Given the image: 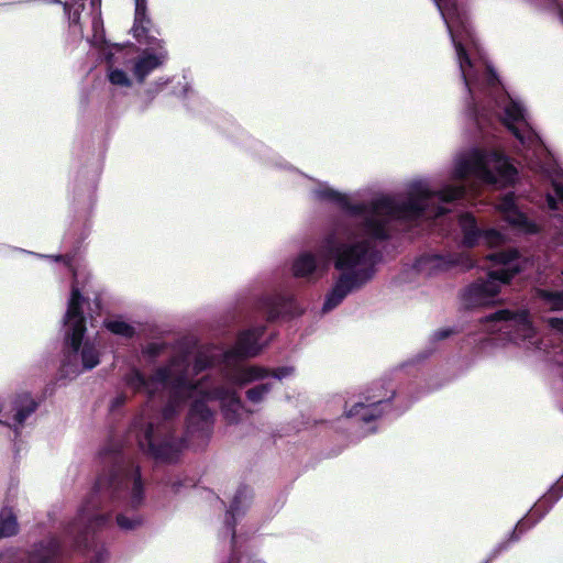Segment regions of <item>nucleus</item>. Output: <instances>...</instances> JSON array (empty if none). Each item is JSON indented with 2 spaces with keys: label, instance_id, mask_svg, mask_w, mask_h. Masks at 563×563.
<instances>
[{
  "label": "nucleus",
  "instance_id": "6",
  "mask_svg": "<svg viewBox=\"0 0 563 563\" xmlns=\"http://www.w3.org/2000/svg\"><path fill=\"white\" fill-rule=\"evenodd\" d=\"M134 23L131 32L137 42L152 45L140 55L134 70H153L164 67L168 59V53L163 41L155 37L152 21L147 16V0H134Z\"/></svg>",
  "mask_w": 563,
  "mask_h": 563
},
{
  "label": "nucleus",
  "instance_id": "15",
  "mask_svg": "<svg viewBox=\"0 0 563 563\" xmlns=\"http://www.w3.org/2000/svg\"><path fill=\"white\" fill-rule=\"evenodd\" d=\"M257 331L242 333L238 340L236 353L241 356L255 355L260 350L257 346Z\"/></svg>",
  "mask_w": 563,
  "mask_h": 563
},
{
  "label": "nucleus",
  "instance_id": "3",
  "mask_svg": "<svg viewBox=\"0 0 563 563\" xmlns=\"http://www.w3.org/2000/svg\"><path fill=\"white\" fill-rule=\"evenodd\" d=\"M516 173L500 154L473 150L454 161L450 178L456 181L474 177L485 184L506 186L515 180Z\"/></svg>",
  "mask_w": 563,
  "mask_h": 563
},
{
  "label": "nucleus",
  "instance_id": "29",
  "mask_svg": "<svg viewBox=\"0 0 563 563\" xmlns=\"http://www.w3.org/2000/svg\"><path fill=\"white\" fill-rule=\"evenodd\" d=\"M118 526L124 530H131L137 527L141 523L139 518H128L123 515L118 516L117 518Z\"/></svg>",
  "mask_w": 563,
  "mask_h": 563
},
{
  "label": "nucleus",
  "instance_id": "31",
  "mask_svg": "<svg viewBox=\"0 0 563 563\" xmlns=\"http://www.w3.org/2000/svg\"><path fill=\"white\" fill-rule=\"evenodd\" d=\"M292 373V368L290 367H284V368H279L277 372H275L273 374L274 378L276 379H283L287 376H289L290 374Z\"/></svg>",
  "mask_w": 563,
  "mask_h": 563
},
{
  "label": "nucleus",
  "instance_id": "1",
  "mask_svg": "<svg viewBox=\"0 0 563 563\" xmlns=\"http://www.w3.org/2000/svg\"><path fill=\"white\" fill-rule=\"evenodd\" d=\"M434 197L427 183L419 181L411 186L408 205L399 207L394 200L384 198L364 213L365 233L352 234L346 243L335 250V267L343 276L327 296L324 310L336 307L353 289L368 280L373 274L368 264V239L385 236V223L389 218H415L423 211L429 200Z\"/></svg>",
  "mask_w": 563,
  "mask_h": 563
},
{
  "label": "nucleus",
  "instance_id": "16",
  "mask_svg": "<svg viewBox=\"0 0 563 563\" xmlns=\"http://www.w3.org/2000/svg\"><path fill=\"white\" fill-rule=\"evenodd\" d=\"M146 73H110L109 80L118 87H130L135 82H142Z\"/></svg>",
  "mask_w": 563,
  "mask_h": 563
},
{
  "label": "nucleus",
  "instance_id": "32",
  "mask_svg": "<svg viewBox=\"0 0 563 563\" xmlns=\"http://www.w3.org/2000/svg\"><path fill=\"white\" fill-rule=\"evenodd\" d=\"M549 324L559 331L563 332V319H550Z\"/></svg>",
  "mask_w": 563,
  "mask_h": 563
},
{
  "label": "nucleus",
  "instance_id": "13",
  "mask_svg": "<svg viewBox=\"0 0 563 563\" xmlns=\"http://www.w3.org/2000/svg\"><path fill=\"white\" fill-rule=\"evenodd\" d=\"M90 4L93 11V16L91 20L92 29H93V36L92 38L88 40L90 45L96 48V51L100 47V44L102 41H106L103 37V24L101 20V13H100V4L101 0H90Z\"/></svg>",
  "mask_w": 563,
  "mask_h": 563
},
{
  "label": "nucleus",
  "instance_id": "9",
  "mask_svg": "<svg viewBox=\"0 0 563 563\" xmlns=\"http://www.w3.org/2000/svg\"><path fill=\"white\" fill-rule=\"evenodd\" d=\"M97 53L99 57L107 63V70H122L121 67L126 66L129 62L136 58L137 51L133 44H119L102 41Z\"/></svg>",
  "mask_w": 563,
  "mask_h": 563
},
{
  "label": "nucleus",
  "instance_id": "24",
  "mask_svg": "<svg viewBox=\"0 0 563 563\" xmlns=\"http://www.w3.org/2000/svg\"><path fill=\"white\" fill-rule=\"evenodd\" d=\"M464 192L462 186L448 185L441 191H439V199L442 201H451L460 198Z\"/></svg>",
  "mask_w": 563,
  "mask_h": 563
},
{
  "label": "nucleus",
  "instance_id": "23",
  "mask_svg": "<svg viewBox=\"0 0 563 563\" xmlns=\"http://www.w3.org/2000/svg\"><path fill=\"white\" fill-rule=\"evenodd\" d=\"M108 330L112 333L131 336L134 332L133 328L124 321L113 320L106 323Z\"/></svg>",
  "mask_w": 563,
  "mask_h": 563
},
{
  "label": "nucleus",
  "instance_id": "26",
  "mask_svg": "<svg viewBox=\"0 0 563 563\" xmlns=\"http://www.w3.org/2000/svg\"><path fill=\"white\" fill-rule=\"evenodd\" d=\"M481 239L488 246H498L504 243L505 236L495 230L486 231Z\"/></svg>",
  "mask_w": 563,
  "mask_h": 563
},
{
  "label": "nucleus",
  "instance_id": "17",
  "mask_svg": "<svg viewBox=\"0 0 563 563\" xmlns=\"http://www.w3.org/2000/svg\"><path fill=\"white\" fill-rule=\"evenodd\" d=\"M18 531V523L10 509H2L0 512V537H10Z\"/></svg>",
  "mask_w": 563,
  "mask_h": 563
},
{
  "label": "nucleus",
  "instance_id": "21",
  "mask_svg": "<svg viewBox=\"0 0 563 563\" xmlns=\"http://www.w3.org/2000/svg\"><path fill=\"white\" fill-rule=\"evenodd\" d=\"M35 405L29 396H23L20 399L19 407L15 408L14 419L18 423H22L23 420L34 410Z\"/></svg>",
  "mask_w": 563,
  "mask_h": 563
},
{
  "label": "nucleus",
  "instance_id": "10",
  "mask_svg": "<svg viewBox=\"0 0 563 563\" xmlns=\"http://www.w3.org/2000/svg\"><path fill=\"white\" fill-rule=\"evenodd\" d=\"M490 320L505 321L506 325L498 328V330H514L515 335L512 336V340L518 344L520 343L519 341L521 340H531L534 336V330L531 327V323L528 320V317L525 312L510 317L508 311H499L493 314L490 317Z\"/></svg>",
  "mask_w": 563,
  "mask_h": 563
},
{
  "label": "nucleus",
  "instance_id": "34",
  "mask_svg": "<svg viewBox=\"0 0 563 563\" xmlns=\"http://www.w3.org/2000/svg\"><path fill=\"white\" fill-rule=\"evenodd\" d=\"M179 394H189L190 397H194V395H196L198 393L197 388H189V387H186V386H180L179 388Z\"/></svg>",
  "mask_w": 563,
  "mask_h": 563
},
{
  "label": "nucleus",
  "instance_id": "5",
  "mask_svg": "<svg viewBox=\"0 0 563 563\" xmlns=\"http://www.w3.org/2000/svg\"><path fill=\"white\" fill-rule=\"evenodd\" d=\"M501 268L489 273L488 279L472 285L466 291V300L471 306H486L495 302L500 285L507 284L521 269L516 251L492 254L489 256Z\"/></svg>",
  "mask_w": 563,
  "mask_h": 563
},
{
  "label": "nucleus",
  "instance_id": "11",
  "mask_svg": "<svg viewBox=\"0 0 563 563\" xmlns=\"http://www.w3.org/2000/svg\"><path fill=\"white\" fill-rule=\"evenodd\" d=\"M498 208L511 224L517 225L527 232L534 231V224H532L528 218L517 209L512 196L504 197L498 205Z\"/></svg>",
  "mask_w": 563,
  "mask_h": 563
},
{
  "label": "nucleus",
  "instance_id": "19",
  "mask_svg": "<svg viewBox=\"0 0 563 563\" xmlns=\"http://www.w3.org/2000/svg\"><path fill=\"white\" fill-rule=\"evenodd\" d=\"M53 554V551H49L48 554L40 559L37 556H32L31 563H43L44 560H48ZM25 560V555L23 553H16V552H5L0 555V563H23Z\"/></svg>",
  "mask_w": 563,
  "mask_h": 563
},
{
  "label": "nucleus",
  "instance_id": "20",
  "mask_svg": "<svg viewBox=\"0 0 563 563\" xmlns=\"http://www.w3.org/2000/svg\"><path fill=\"white\" fill-rule=\"evenodd\" d=\"M266 376H268V373L260 367H247L240 371L238 380L240 384H245Z\"/></svg>",
  "mask_w": 563,
  "mask_h": 563
},
{
  "label": "nucleus",
  "instance_id": "7",
  "mask_svg": "<svg viewBox=\"0 0 563 563\" xmlns=\"http://www.w3.org/2000/svg\"><path fill=\"white\" fill-rule=\"evenodd\" d=\"M81 296L73 288L65 317L66 341L73 350L74 356H80L85 369H90L99 363V356L95 347L86 342L81 345L85 332L84 318L79 310Z\"/></svg>",
  "mask_w": 563,
  "mask_h": 563
},
{
  "label": "nucleus",
  "instance_id": "18",
  "mask_svg": "<svg viewBox=\"0 0 563 563\" xmlns=\"http://www.w3.org/2000/svg\"><path fill=\"white\" fill-rule=\"evenodd\" d=\"M544 172L550 178L556 195L563 201V172L556 165H551Z\"/></svg>",
  "mask_w": 563,
  "mask_h": 563
},
{
  "label": "nucleus",
  "instance_id": "14",
  "mask_svg": "<svg viewBox=\"0 0 563 563\" xmlns=\"http://www.w3.org/2000/svg\"><path fill=\"white\" fill-rule=\"evenodd\" d=\"M382 400L373 401L368 405H364L362 402H356L351 409L346 411L347 417H360L362 420L367 421L373 418L380 416L382 410L379 409V405Z\"/></svg>",
  "mask_w": 563,
  "mask_h": 563
},
{
  "label": "nucleus",
  "instance_id": "35",
  "mask_svg": "<svg viewBox=\"0 0 563 563\" xmlns=\"http://www.w3.org/2000/svg\"><path fill=\"white\" fill-rule=\"evenodd\" d=\"M440 262L439 257H432L427 260L422 265L427 267H434Z\"/></svg>",
  "mask_w": 563,
  "mask_h": 563
},
{
  "label": "nucleus",
  "instance_id": "22",
  "mask_svg": "<svg viewBox=\"0 0 563 563\" xmlns=\"http://www.w3.org/2000/svg\"><path fill=\"white\" fill-rule=\"evenodd\" d=\"M460 224L464 231V241L466 244L468 245H472L475 243V238H474V229H475V220L472 216L470 214H464L461 217L460 219Z\"/></svg>",
  "mask_w": 563,
  "mask_h": 563
},
{
  "label": "nucleus",
  "instance_id": "12",
  "mask_svg": "<svg viewBox=\"0 0 563 563\" xmlns=\"http://www.w3.org/2000/svg\"><path fill=\"white\" fill-rule=\"evenodd\" d=\"M323 255H321L320 261L317 262V260L311 254L305 253L299 255L295 261L292 271L296 276L306 277L323 267Z\"/></svg>",
  "mask_w": 563,
  "mask_h": 563
},
{
  "label": "nucleus",
  "instance_id": "27",
  "mask_svg": "<svg viewBox=\"0 0 563 563\" xmlns=\"http://www.w3.org/2000/svg\"><path fill=\"white\" fill-rule=\"evenodd\" d=\"M272 384L267 383L265 385L257 386L249 390L247 396L249 399L253 402H257L263 399V396L268 393Z\"/></svg>",
  "mask_w": 563,
  "mask_h": 563
},
{
  "label": "nucleus",
  "instance_id": "8",
  "mask_svg": "<svg viewBox=\"0 0 563 563\" xmlns=\"http://www.w3.org/2000/svg\"><path fill=\"white\" fill-rule=\"evenodd\" d=\"M497 102L504 110L503 120L505 124L512 131L521 144L528 151H532L533 156L538 158L544 156L547 150L539 136L528 125L526 111L521 102L512 98L509 93H504Z\"/></svg>",
  "mask_w": 563,
  "mask_h": 563
},
{
  "label": "nucleus",
  "instance_id": "25",
  "mask_svg": "<svg viewBox=\"0 0 563 563\" xmlns=\"http://www.w3.org/2000/svg\"><path fill=\"white\" fill-rule=\"evenodd\" d=\"M542 298L545 306L552 310L563 309V294L543 292Z\"/></svg>",
  "mask_w": 563,
  "mask_h": 563
},
{
  "label": "nucleus",
  "instance_id": "2",
  "mask_svg": "<svg viewBox=\"0 0 563 563\" xmlns=\"http://www.w3.org/2000/svg\"><path fill=\"white\" fill-rule=\"evenodd\" d=\"M434 197L427 183L419 181L411 186L408 205L399 207L394 200L384 198L364 213L365 233L352 234L346 243L335 250V267L343 276L327 296L324 310L336 307L353 289L368 280L373 274L368 264V239L385 236V223L389 218H415L423 211L429 200Z\"/></svg>",
  "mask_w": 563,
  "mask_h": 563
},
{
  "label": "nucleus",
  "instance_id": "4",
  "mask_svg": "<svg viewBox=\"0 0 563 563\" xmlns=\"http://www.w3.org/2000/svg\"><path fill=\"white\" fill-rule=\"evenodd\" d=\"M433 2L448 27L461 70L473 67L466 51L471 45H475V37L465 11L457 5L455 0H433ZM539 4L554 7L563 23V0H544Z\"/></svg>",
  "mask_w": 563,
  "mask_h": 563
},
{
  "label": "nucleus",
  "instance_id": "33",
  "mask_svg": "<svg viewBox=\"0 0 563 563\" xmlns=\"http://www.w3.org/2000/svg\"><path fill=\"white\" fill-rule=\"evenodd\" d=\"M485 75V80L489 86H496L498 79L496 78L494 73H483Z\"/></svg>",
  "mask_w": 563,
  "mask_h": 563
},
{
  "label": "nucleus",
  "instance_id": "38",
  "mask_svg": "<svg viewBox=\"0 0 563 563\" xmlns=\"http://www.w3.org/2000/svg\"><path fill=\"white\" fill-rule=\"evenodd\" d=\"M45 2L47 3H55V2H59L58 0H44Z\"/></svg>",
  "mask_w": 563,
  "mask_h": 563
},
{
  "label": "nucleus",
  "instance_id": "37",
  "mask_svg": "<svg viewBox=\"0 0 563 563\" xmlns=\"http://www.w3.org/2000/svg\"><path fill=\"white\" fill-rule=\"evenodd\" d=\"M232 406L238 408V407H240V404H239V401L232 400Z\"/></svg>",
  "mask_w": 563,
  "mask_h": 563
},
{
  "label": "nucleus",
  "instance_id": "30",
  "mask_svg": "<svg viewBox=\"0 0 563 563\" xmlns=\"http://www.w3.org/2000/svg\"><path fill=\"white\" fill-rule=\"evenodd\" d=\"M317 196L323 199H330L335 201H341L343 199L340 192L329 187H324L322 190L317 191Z\"/></svg>",
  "mask_w": 563,
  "mask_h": 563
},
{
  "label": "nucleus",
  "instance_id": "28",
  "mask_svg": "<svg viewBox=\"0 0 563 563\" xmlns=\"http://www.w3.org/2000/svg\"><path fill=\"white\" fill-rule=\"evenodd\" d=\"M209 416V410L205 407L202 402H196L192 406L190 411V420L196 419V417H199L201 420H207Z\"/></svg>",
  "mask_w": 563,
  "mask_h": 563
},
{
  "label": "nucleus",
  "instance_id": "36",
  "mask_svg": "<svg viewBox=\"0 0 563 563\" xmlns=\"http://www.w3.org/2000/svg\"><path fill=\"white\" fill-rule=\"evenodd\" d=\"M548 203L551 209H556L555 201L551 196L548 197Z\"/></svg>",
  "mask_w": 563,
  "mask_h": 563
}]
</instances>
